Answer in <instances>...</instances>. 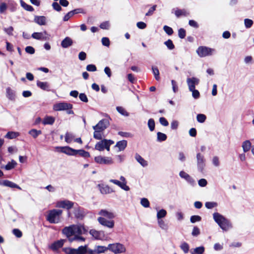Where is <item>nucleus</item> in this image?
I'll use <instances>...</instances> for the list:
<instances>
[{
    "instance_id": "a211bd4d",
    "label": "nucleus",
    "mask_w": 254,
    "mask_h": 254,
    "mask_svg": "<svg viewBox=\"0 0 254 254\" xmlns=\"http://www.w3.org/2000/svg\"><path fill=\"white\" fill-rule=\"evenodd\" d=\"M60 149V151L68 155H75V149H74L69 146L58 147Z\"/></svg>"
},
{
    "instance_id": "0eeeda50",
    "label": "nucleus",
    "mask_w": 254,
    "mask_h": 254,
    "mask_svg": "<svg viewBox=\"0 0 254 254\" xmlns=\"http://www.w3.org/2000/svg\"><path fill=\"white\" fill-rule=\"evenodd\" d=\"M75 204L76 206H74L73 207L74 216L77 219L82 220L86 215L87 211L83 208L79 206L77 203Z\"/></svg>"
},
{
    "instance_id": "1a4fd4ad",
    "label": "nucleus",
    "mask_w": 254,
    "mask_h": 254,
    "mask_svg": "<svg viewBox=\"0 0 254 254\" xmlns=\"http://www.w3.org/2000/svg\"><path fill=\"white\" fill-rule=\"evenodd\" d=\"M31 37L33 39L41 41H47L50 39V35L46 31L42 32H34L32 34Z\"/></svg>"
},
{
    "instance_id": "6ab92c4d",
    "label": "nucleus",
    "mask_w": 254,
    "mask_h": 254,
    "mask_svg": "<svg viewBox=\"0 0 254 254\" xmlns=\"http://www.w3.org/2000/svg\"><path fill=\"white\" fill-rule=\"evenodd\" d=\"M89 233L95 239L97 240L102 239L104 237V233L103 231H98L94 229H92L90 231Z\"/></svg>"
},
{
    "instance_id": "f257e3e1",
    "label": "nucleus",
    "mask_w": 254,
    "mask_h": 254,
    "mask_svg": "<svg viewBox=\"0 0 254 254\" xmlns=\"http://www.w3.org/2000/svg\"><path fill=\"white\" fill-rule=\"evenodd\" d=\"M214 221L218 224L220 228L224 231H228L233 228V224L231 221L218 212L213 214Z\"/></svg>"
},
{
    "instance_id": "9d476101",
    "label": "nucleus",
    "mask_w": 254,
    "mask_h": 254,
    "mask_svg": "<svg viewBox=\"0 0 254 254\" xmlns=\"http://www.w3.org/2000/svg\"><path fill=\"white\" fill-rule=\"evenodd\" d=\"M95 161L99 164L111 165L113 163L111 157L98 156L95 157Z\"/></svg>"
},
{
    "instance_id": "39448f33",
    "label": "nucleus",
    "mask_w": 254,
    "mask_h": 254,
    "mask_svg": "<svg viewBox=\"0 0 254 254\" xmlns=\"http://www.w3.org/2000/svg\"><path fill=\"white\" fill-rule=\"evenodd\" d=\"M196 158L197 170L199 172L202 173L205 167V159L204 156L200 153H197Z\"/></svg>"
},
{
    "instance_id": "20e7f679",
    "label": "nucleus",
    "mask_w": 254,
    "mask_h": 254,
    "mask_svg": "<svg viewBox=\"0 0 254 254\" xmlns=\"http://www.w3.org/2000/svg\"><path fill=\"white\" fill-rule=\"evenodd\" d=\"M108 249L116 254L124 253L126 251L125 247L120 243L109 244Z\"/></svg>"
},
{
    "instance_id": "13d9d810",
    "label": "nucleus",
    "mask_w": 254,
    "mask_h": 254,
    "mask_svg": "<svg viewBox=\"0 0 254 254\" xmlns=\"http://www.w3.org/2000/svg\"><path fill=\"white\" fill-rule=\"evenodd\" d=\"M158 223L160 227L162 229L166 230L167 229V225L163 220L158 219Z\"/></svg>"
},
{
    "instance_id": "b1692460",
    "label": "nucleus",
    "mask_w": 254,
    "mask_h": 254,
    "mask_svg": "<svg viewBox=\"0 0 254 254\" xmlns=\"http://www.w3.org/2000/svg\"><path fill=\"white\" fill-rule=\"evenodd\" d=\"M98 214L109 219H113L115 216L113 213L104 209L101 210Z\"/></svg>"
},
{
    "instance_id": "473e14b6",
    "label": "nucleus",
    "mask_w": 254,
    "mask_h": 254,
    "mask_svg": "<svg viewBox=\"0 0 254 254\" xmlns=\"http://www.w3.org/2000/svg\"><path fill=\"white\" fill-rule=\"evenodd\" d=\"M77 154H79L80 156L84 158H88L90 157L89 153L83 149L76 150V151L75 152V155Z\"/></svg>"
},
{
    "instance_id": "c756f323",
    "label": "nucleus",
    "mask_w": 254,
    "mask_h": 254,
    "mask_svg": "<svg viewBox=\"0 0 254 254\" xmlns=\"http://www.w3.org/2000/svg\"><path fill=\"white\" fill-rule=\"evenodd\" d=\"M16 162L12 160L11 162H9L5 166H1V168H4L6 170H10L14 168L16 165Z\"/></svg>"
},
{
    "instance_id": "6e6552de",
    "label": "nucleus",
    "mask_w": 254,
    "mask_h": 254,
    "mask_svg": "<svg viewBox=\"0 0 254 254\" xmlns=\"http://www.w3.org/2000/svg\"><path fill=\"white\" fill-rule=\"evenodd\" d=\"M74 206V203L67 199L60 200L57 202L56 207L69 210Z\"/></svg>"
},
{
    "instance_id": "bf43d9fd",
    "label": "nucleus",
    "mask_w": 254,
    "mask_h": 254,
    "mask_svg": "<svg viewBox=\"0 0 254 254\" xmlns=\"http://www.w3.org/2000/svg\"><path fill=\"white\" fill-rule=\"evenodd\" d=\"M73 138V135L71 133L69 132H66L65 135V141L67 143H70Z\"/></svg>"
},
{
    "instance_id": "f8f14e48",
    "label": "nucleus",
    "mask_w": 254,
    "mask_h": 254,
    "mask_svg": "<svg viewBox=\"0 0 254 254\" xmlns=\"http://www.w3.org/2000/svg\"><path fill=\"white\" fill-rule=\"evenodd\" d=\"M99 223L107 228H113L114 227L115 222L114 220H108L105 218L103 217H99L98 218Z\"/></svg>"
},
{
    "instance_id": "8fccbe9b",
    "label": "nucleus",
    "mask_w": 254,
    "mask_h": 254,
    "mask_svg": "<svg viewBox=\"0 0 254 254\" xmlns=\"http://www.w3.org/2000/svg\"><path fill=\"white\" fill-rule=\"evenodd\" d=\"M164 44L167 46L168 49L171 50L175 48V46L172 42V41L170 39H168L167 41L164 42Z\"/></svg>"
},
{
    "instance_id": "69168bd1",
    "label": "nucleus",
    "mask_w": 254,
    "mask_h": 254,
    "mask_svg": "<svg viewBox=\"0 0 254 254\" xmlns=\"http://www.w3.org/2000/svg\"><path fill=\"white\" fill-rule=\"evenodd\" d=\"M13 234L17 238H21L22 236V232L18 229H14L12 230Z\"/></svg>"
},
{
    "instance_id": "c9c22d12",
    "label": "nucleus",
    "mask_w": 254,
    "mask_h": 254,
    "mask_svg": "<svg viewBox=\"0 0 254 254\" xmlns=\"http://www.w3.org/2000/svg\"><path fill=\"white\" fill-rule=\"evenodd\" d=\"M167 136L165 133L161 132H158L157 133V140L158 142H162L167 139Z\"/></svg>"
},
{
    "instance_id": "864d4df0",
    "label": "nucleus",
    "mask_w": 254,
    "mask_h": 254,
    "mask_svg": "<svg viewBox=\"0 0 254 254\" xmlns=\"http://www.w3.org/2000/svg\"><path fill=\"white\" fill-rule=\"evenodd\" d=\"M140 204L145 208L149 207L150 205L149 200L146 198H142L141 199Z\"/></svg>"
},
{
    "instance_id": "5701e85b",
    "label": "nucleus",
    "mask_w": 254,
    "mask_h": 254,
    "mask_svg": "<svg viewBox=\"0 0 254 254\" xmlns=\"http://www.w3.org/2000/svg\"><path fill=\"white\" fill-rule=\"evenodd\" d=\"M93 128L94 130V132L93 133V137L98 140H101L102 139L103 137H104L105 136L103 135V131H101V130H99L98 129H97V128H95L93 127Z\"/></svg>"
},
{
    "instance_id": "58836bf2",
    "label": "nucleus",
    "mask_w": 254,
    "mask_h": 254,
    "mask_svg": "<svg viewBox=\"0 0 254 254\" xmlns=\"http://www.w3.org/2000/svg\"><path fill=\"white\" fill-rule=\"evenodd\" d=\"M180 248L185 254H187L189 251L190 247L187 243L184 242L182 243Z\"/></svg>"
},
{
    "instance_id": "a878e982",
    "label": "nucleus",
    "mask_w": 254,
    "mask_h": 254,
    "mask_svg": "<svg viewBox=\"0 0 254 254\" xmlns=\"http://www.w3.org/2000/svg\"><path fill=\"white\" fill-rule=\"evenodd\" d=\"M37 85L38 87L40 88L41 89L46 90V91H50V85L47 82H42L40 81H37Z\"/></svg>"
},
{
    "instance_id": "72a5a7b5",
    "label": "nucleus",
    "mask_w": 254,
    "mask_h": 254,
    "mask_svg": "<svg viewBox=\"0 0 254 254\" xmlns=\"http://www.w3.org/2000/svg\"><path fill=\"white\" fill-rule=\"evenodd\" d=\"M20 4L21 6L27 11H33L34 10V8L31 5L27 4L22 0H20Z\"/></svg>"
},
{
    "instance_id": "393cba45",
    "label": "nucleus",
    "mask_w": 254,
    "mask_h": 254,
    "mask_svg": "<svg viewBox=\"0 0 254 254\" xmlns=\"http://www.w3.org/2000/svg\"><path fill=\"white\" fill-rule=\"evenodd\" d=\"M135 159L142 167H145L148 165L147 161L137 153L135 154Z\"/></svg>"
},
{
    "instance_id": "cd10ccee",
    "label": "nucleus",
    "mask_w": 254,
    "mask_h": 254,
    "mask_svg": "<svg viewBox=\"0 0 254 254\" xmlns=\"http://www.w3.org/2000/svg\"><path fill=\"white\" fill-rule=\"evenodd\" d=\"M6 97L10 100H14L15 99V92L10 87H7L6 88Z\"/></svg>"
},
{
    "instance_id": "9b49d317",
    "label": "nucleus",
    "mask_w": 254,
    "mask_h": 254,
    "mask_svg": "<svg viewBox=\"0 0 254 254\" xmlns=\"http://www.w3.org/2000/svg\"><path fill=\"white\" fill-rule=\"evenodd\" d=\"M179 176L181 178L184 179L191 186L193 187L196 185V182L193 178L185 171H180Z\"/></svg>"
},
{
    "instance_id": "338daca9",
    "label": "nucleus",
    "mask_w": 254,
    "mask_h": 254,
    "mask_svg": "<svg viewBox=\"0 0 254 254\" xmlns=\"http://www.w3.org/2000/svg\"><path fill=\"white\" fill-rule=\"evenodd\" d=\"M178 35L181 39H184L186 36V30L183 28H180L178 31Z\"/></svg>"
},
{
    "instance_id": "ea45409f",
    "label": "nucleus",
    "mask_w": 254,
    "mask_h": 254,
    "mask_svg": "<svg viewBox=\"0 0 254 254\" xmlns=\"http://www.w3.org/2000/svg\"><path fill=\"white\" fill-rule=\"evenodd\" d=\"M29 133L34 138H36L39 135L42 133V131L40 130H38L35 129H32L29 131Z\"/></svg>"
},
{
    "instance_id": "f704fd0d",
    "label": "nucleus",
    "mask_w": 254,
    "mask_h": 254,
    "mask_svg": "<svg viewBox=\"0 0 254 254\" xmlns=\"http://www.w3.org/2000/svg\"><path fill=\"white\" fill-rule=\"evenodd\" d=\"M95 248L97 254L105 253L106 251L109 250L108 247H106L101 246H95Z\"/></svg>"
},
{
    "instance_id": "4c0bfd02",
    "label": "nucleus",
    "mask_w": 254,
    "mask_h": 254,
    "mask_svg": "<svg viewBox=\"0 0 254 254\" xmlns=\"http://www.w3.org/2000/svg\"><path fill=\"white\" fill-rule=\"evenodd\" d=\"M152 72L154 75L155 79L157 81L159 80L160 79V76H159V71L157 67L152 66Z\"/></svg>"
},
{
    "instance_id": "e433bc0d",
    "label": "nucleus",
    "mask_w": 254,
    "mask_h": 254,
    "mask_svg": "<svg viewBox=\"0 0 254 254\" xmlns=\"http://www.w3.org/2000/svg\"><path fill=\"white\" fill-rule=\"evenodd\" d=\"M19 135L17 132L9 131L5 135V137L8 139H14Z\"/></svg>"
},
{
    "instance_id": "37998d69",
    "label": "nucleus",
    "mask_w": 254,
    "mask_h": 254,
    "mask_svg": "<svg viewBox=\"0 0 254 254\" xmlns=\"http://www.w3.org/2000/svg\"><path fill=\"white\" fill-rule=\"evenodd\" d=\"M7 5L11 12H14L16 10L17 4L14 1L12 0H9Z\"/></svg>"
},
{
    "instance_id": "dca6fc26",
    "label": "nucleus",
    "mask_w": 254,
    "mask_h": 254,
    "mask_svg": "<svg viewBox=\"0 0 254 254\" xmlns=\"http://www.w3.org/2000/svg\"><path fill=\"white\" fill-rule=\"evenodd\" d=\"M111 142V139H101V141L98 142L95 145V149L97 150L102 151L105 149V146L107 142Z\"/></svg>"
},
{
    "instance_id": "c03bdc74",
    "label": "nucleus",
    "mask_w": 254,
    "mask_h": 254,
    "mask_svg": "<svg viewBox=\"0 0 254 254\" xmlns=\"http://www.w3.org/2000/svg\"><path fill=\"white\" fill-rule=\"evenodd\" d=\"M166 215L167 211L166 210L162 209L158 211L157 213V218L158 219H161V218L165 217Z\"/></svg>"
},
{
    "instance_id": "412c9836",
    "label": "nucleus",
    "mask_w": 254,
    "mask_h": 254,
    "mask_svg": "<svg viewBox=\"0 0 254 254\" xmlns=\"http://www.w3.org/2000/svg\"><path fill=\"white\" fill-rule=\"evenodd\" d=\"M47 18L44 16H35L34 21L39 25H46Z\"/></svg>"
},
{
    "instance_id": "e2e57ef3",
    "label": "nucleus",
    "mask_w": 254,
    "mask_h": 254,
    "mask_svg": "<svg viewBox=\"0 0 254 254\" xmlns=\"http://www.w3.org/2000/svg\"><path fill=\"white\" fill-rule=\"evenodd\" d=\"M190 91L192 92V96L194 99H197L199 98L200 93L197 90L194 89L192 90H190Z\"/></svg>"
},
{
    "instance_id": "4468645a",
    "label": "nucleus",
    "mask_w": 254,
    "mask_h": 254,
    "mask_svg": "<svg viewBox=\"0 0 254 254\" xmlns=\"http://www.w3.org/2000/svg\"><path fill=\"white\" fill-rule=\"evenodd\" d=\"M199 82V79L193 77L191 78H188L187 79V83L189 89V90H192L195 88V85H198Z\"/></svg>"
},
{
    "instance_id": "774afa93",
    "label": "nucleus",
    "mask_w": 254,
    "mask_h": 254,
    "mask_svg": "<svg viewBox=\"0 0 254 254\" xmlns=\"http://www.w3.org/2000/svg\"><path fill=\"white\" fill-rule=\"evenodd\" d=\"M74 15L72 11H70L66 13L63 18V20L64 21H67L69 20L70 18Z\"/></svg>"
},
{
    "instance_id": "2f4dec72",
    "label": "nucleus",
    "mask_w": 254,
    "mask_h": 254,
    "mask_svg": "<svg viewBox=\"0 0 254 254\" xmlns=\"http://www.w3.org/2000/svg\"><path fill=\"white\" fill-rule=\"evenodd\" d=\"M242 147L244 152L249 151L251 147V143L250 140H246L242 143Z\"/></svg>"
},
{
    "instance_id": "7c9ffc66",
    "label": "nucleus",
    "mask_w": 254,
    "mask_h": 254,
    "mask_svg": "<svg viewBox=\"0 0 254 254\" xmlns=\"http://www.w3.org/2000/svg\"><path fill=\"white\" fill-rule=\"evenodd\" d=\"M3 184L4 186L8 187L11 188H17L19 190H21V188L19 186L8 180H4Z\"/></svg>"
},
{
    "instance_id": "49530a36",
    "label": "nucleus",
    "mask_w": 254,
    "mask_h": 254,
    "mask_svg": "<svg viewBox=\"0 0 254 254\" xmlns=\"http://www.w3.org/2000/svg\"><path fill=\"white\" fill-rule=\"evenodd\" d=\"M116 109L117 111L121 114V115L127 117L129 116L128 113H127L124 108H123L122 107H119L118 106L116 107Z\"/></svg>"
},
{
    "instance_id": "4be33fe9",
    "label": "nucleus",
    "mask_w": 254,
    "mask_h": 254,
    "mask_svg": "<svg viewBox=\"0 0 254 254\" xmlns=\"http://www.w3.org/2000/svg\"><path fill=\"white\" fill-rule=\"evenodd\" d=\"M73 44L72 40L69 37H65L61 42V46L64 48H67Z\"/></svg>"
},
{
    "instance_id": "4d7b16f0",
    "label": "nucleus",
    "mask_w": 254,
    "mask_h": 254,
    "mask_svg": "<svg viewBox=\"0 0 254 254\" xmlns=\"http://www.w3.org/2000/svg\"><path fill=\"white\" fill-rule=\"evenodd\" d=\"M163 30L168 35H171L173 33V29L168 26H164Z\"/></svg>"
},
{
    "instance_id": "de8ad7c7",
    "label": "nucleus",
    "mask_w": 254,
    "mask_h": 254,
    "mask_svg": "<svg viewBox=\"0 0 254 254\" xmlns=\"http://www.w3.org/2000/svg\"><path fill=\"white\" fill-rule=\"evenodd\" d=\"M63 251L66 254H76V249L71 248H64Z\"/></svg>"
},
{
    "instance_id": "0e129e2a",
    "label": "nucleus",
    "mask_w": 254,
    "mask_h": 254,
    "mask_svg": "<svg viewBox=\"0 0 254 254\" xmlns=\"http://www.w3.org/2000/svg\"><path fill=\"white\" fill-rule=\"evenodd\" d=\"M253 24L252 20L246 18L245 19V25L247 28H250Z\"/></svg>"
},
{
    "instance_id": "aec40b11",
    "label": "nucleus",
    "mask_w": 254,
    "mask_h": 254,
    "mask_svg": "<svg viewBox=\"0 0 254 254\" xmlns=\"http://www.w3.org/2000/svg\"><path fill=\"white\" fill-rule=\"evenodd\" d=\"M98 186L102 194H109L113 192L112 189L108 186L99 184Z\"/></svg>"
},
{
    "instance_id": "09e8293b",
    "label": "nucleus",
    "mask_w": 254,
    "mask_h": 254,
    "mask_svg": "<svg viewBox=\"0 0 254 254\" xmlns=\"http://www.w3.org/2000/svg\"><path fill=\"white\" fill-rule=\"evenodd\" d=\"M206 119V117L202 114H199L196 116L197 121L200 123H204Z\"/></svg>"
},
{
    "instance_id": "7ed1b4c3",
    "label": "nucleus",
    "mask_w": 254,
    "mask_h": 254,
    "mask_svg": "<svg viewBox=\"0 0 254 254\" xmlns=\"http://www.w3.org/2000/svg\"><path fill=\"white\" fill-rule=\"evenodd\" d=\"M215 52V50L214 49L206 46H200L196 50L197 54L201 58L211 56Z\"/></svg>"
},
{
    "instance_id": "ddd939ff",
    "label": "nucleus",
    "mask_w": 254,
    "mask_h": 254,
    "mask_svg": "<svg viewBox=\"0 0 254 254\" xmlns=\"http://www.w3.org/2000/svg\"><path fill=\"white\" fill-rule=\"evenodd\" d=\"M109 125L110 123L108 119H104L100 121L99 123L96 126H93V127L104 131L105 129L109 126Z\"/></svg>"
},
{
    "instance_id": "3c124183",
    "label": "nucleus",
    "mask_w": 254,
    "mask_h": 254,
    "mask_svg": "<svg viewBox=\"0 0 254 254\" xmlns=\"http://www.w3.org/2000/svg\"><path fill=\"white\" fill-rule=\"evenodd\" d=\"M175 14L177 17H179L182 15H187V11L185 9H177Z\"/></svg>"
},
{
    "instance_id": "680f3d73",
    "label": "nucleus",
    "mask_w": 254,
    "mask_h": 254,
    "mask_svg": "<svg viewBox=\"0 0 254 254\" xmlns=\"http://www.w3.org/2000/svg\"><path fill=\"white\" fill-rule=\"evenodd\" d=\"M212 162L213 165L215 167H219L220 165L219 158L216 156L213 157Z\"/></svg>"
},
{
    "instance_id": "052dcab7",
    "label": "nucleus",
    "mask_w": 254,
    "mask_h": 254,
    "mask_svg": "<svg viewBox=\"0 0 254 254\" xmlns=\"http://www.w3.org/2000/svg\"><path fill=\"white\" fill-rule=\"evenodd\" d=\"M52 6L53 9L57 11H60L62 10V7L60 5V4L57 2H54L52 3Z\"/></svg>"
},
{
    "instance_id": "2eb2a0df",
    "label": "nucleus",
    "mask_w": 254,
    "mask_h": 254,
    "mask_svg": "<svg viewBox=\"0 0 254 254\" xmlns=\"http://www.w3.org/2000/svg\"><path fill=\"white\" fill-rule=\"evenodd\" d=\"M63 232L69 240V238H72L74 235V225L64 227L63 230Z\"/></svg>"
},
{
    "instance_id": "a19ab883",
    "label": "nucleus",
    "mask_w": 254,
    "mask_h": 254,
    "mask_svg": "<svg viewBox=\"0 0 254 254\" xmlns=\"http://www.w3.org/2000/svg\"><path fill=\"white\" fill-rule=\"evenodd\" d=\"M76 254H85L87 252V246H80L76 249Z\"/></svg>"
},
{
    "instance_id": "423d86ee",
    "label": "nucleus",
    "mask_w": 254,
    "mask_h": 254,
    "mask_svg": "<svg viewBox=\"0 0 254 254\" xmlns=\"http://www.w3.org/2000/svg\"><path fill=\"white\" fill-rule=\"evenodd\" d=\"M73 105L66 102L56 103L53 106V109L56 111H65L67 109H72Z\"/></svg>"
},
{
    "instance_id": "79ce46f5",
    "label": "nucleus",
    "mask_w": 254,
    "mask_h": 254,
    "mask_svg": "<svg viewBox=\"0 0 254 254\" xmlns=\"http://www.w3.org/2000/svg\"><path fill=\"white\" fill-rule=\"evenodd\" d=\"M147 125L149 128V130L151 131H153L155 129V121H154V119H149L148 121Z\"/></svg>"
},
{
    "instance_id": "bb28decb",
    "label": "nucleus",
    "mask_w": 254,
    "mask_h": 254,
    "mask_svg": "<svg viewBox=\"0 0 254 254\" xmlns=\"http://www.w3.org/2000/svg\"><path fill=\"white\" fill-rule=\"evenodd\" d=\"M127 145V141L125 140L119 141L117 142L115 147L119 148V151L124 150Z\"/></svg>"
},
{
    "instance_id": "a18cd8bd",
    "label": "nucleus",
    "mask_w": 254,
    "mask_h": 254,
    "mask_svg": "<svg viewBox=\"0 0 254 254\" xmlns=\"http://www.w3.org/2000/svg\"><path fill=\"white\" fill-rule=\"evenodd\" d=\"M204 252V248L203 246H200L195 248L193 251L191 252V254H202Z\"/></svg>"
},
{
    "instance_id": "603ef678",
    "label": "nucleus",
    "mask_w": 254,
    "mask_h": 254,
    "mask_svg": "<svg viewBox=\"0 0 254 254\" xmlns=\"http://www.w3.org/2000/svg\"><path fill=\"white\" fill-rule=\"evenodd\" d=\"M201 220V217L199 215H192L190 218V221L192 223H194L196 222H199Z\"/></svg>"
},
{
    "instance_id": "6e6d98bb",
    "label": "nucleus",
    "mask_w": 254,
    "mask_h": 254,
    "mask_svg": "<svg viewBox=\"0 0 254 254\" xmlns=\"http://www.w3.org/2000/svg\"><path fill=\"white\" fill-rule=\"evenodd\" d=\"M205 206L207 209H212L217 206V203L215 202H206Z\"/></svg>"
},
{
    "instance_id": "c85d7f7f",
    "label": "nucleus",
    "mask_w": 254,
    "mask_h": 254,
    "mask_svg": "<svg viewBox=\"0 0 254 254\" xmlns=\"http://www.w3.org/2000/svg\"><path fill=\"white\" fill-rule=\"evenodd\" d=\"M55 121V118L52 116H46L45 117L43 121V124L44 125H53Z\"/></svg>"
},
{
    "instance_id": "5fc2aeb1",
    "label": "nucleus",
    "mask_w": 254,
    "mask_h": 254,
    "mask_svg": "<svg viewBox=\"0 0 254 254\" xmlns=\"http://www.w3.org/2000/svg\"><path fill=\"white\" fill-rule=\"evenodd\" d=\"M200 234V229L197 227L194 226L193 228L191 235L193 237H197Z\"/></svg>"
},
{
    "instance_id": "f3484780",
    "label": "nucleus",
    "mask_w": 254,
    "mask_h": 254,
    "mask_svg": "<svg viewBox=\"0 0 254 254\" xmlns=\"http://www.w3.org/2000/svg\"><path fill=\"white\" fill-rule=\"evenodd\" d=\"M64 242L65 240L63 239L58 240L53 243L49 246V248L53 251L58 250V249H59L60 248H62L63 246Z\"/></svg>"
},
{
    "instance_id": "f03ea898",
    "label": "nucleus",
    "mask_w": 254,
    "mask_h": 254,
    "mask_svg": "<svg viewBox=\"0 0 254 254\" xmlns=\"http://www.w3.org/2000/svg\"><path fill=\"white\" fill-rule=\"evenodd\" d=\"M63 210L61 209H52L49 211L46 216V220L51 224L58 223L61 221V216Z\"/></svg>"
}]
</instances>
